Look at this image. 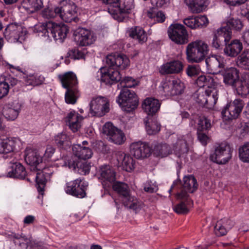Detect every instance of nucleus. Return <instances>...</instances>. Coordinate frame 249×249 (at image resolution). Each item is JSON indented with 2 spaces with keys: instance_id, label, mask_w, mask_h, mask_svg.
Returning <instances> with one entry per match:
<instances>
[{
  "instance_id": "obj_13",
  "label": "nucleus",
  "mask_w": 249,
  "mask_h": 249,
  "mask_svg": "<svg viewBox=\"0 0 249 249\" xmlns=\"http://www.w3.org/2000/svg\"><path fill=\"white\" fill-rule=\"evenodd\" d=\"M102 131L107 136L108 140L115 144H122L126 140L124 133L110 122H107L104 125Z\"/></svg>"
},
{
  "instance_id": "obj_14",
  "label": "nucleus",
  "mask_w": 249,
  "mask_h": 249,
  "mask_svg": "<svg viewBox=\"0 0 249 249\" xmlns=\"http://www.w3.org/2000/svg\"><path fill=\"white\" fill-rule=\"evenodd\" d=\"M88 183L80 178H77L67 183L65 189L67 194L78 198H83L86 196Z\"/></svg>"
},
{
  "instance_id": "obj_22",
  "label": "nucleus",
  "mask_w": 249,
  "mask_h": 249,
  "mask_svg": "<svg viewBox=\"0 0 249 249\" xmlns=\"http://www.w3.org/2000/svg\"><path fill=\"white\" fill-rule=\"evenodd\" d=\"M21 107V104L18 101H14L3 107L2 114L7 120L14 121L18 116Z\"/></svg>"
},
{
  "instance_id": "obj_25",
  "label": "nucleus",
  "mask_w": 249,
  "mask_h": 249,
  "mask_svg": "<svg viewBox=\"0 0 249 249\" xmlns=\"http://www.w3.org/2000/svg\"><path fill=\"white\" fill-rule=\"evenodd\" d=\"M183 188L185 191L177 194V197L178 199H185L187 198V193H192L196 190L197 183L196 179L192 175L185 176L183 178Z\"/></svg>"
},
{
  "instance_id": "obj_3",
  "label": "nucleus",
  "mask_w": 249,
  "mask_h": 249,
  "mask_svg": "<svg viewBox=\"0 0 249 249\" xmlns=\"http://www.w3.org/2000/svg\"><path fill=\"white\" fill-rule=\"evenodd\" d=\"M184 89V84L179 79L164 80L159 86V92L161 96L168 98L181 94Z\"/></svg>"
},
{
  "instance_id": "obj_59",
  "label": "nucleus",
  "mask_w": 249,
  "mask_h": 249,
  "mask_svg": "<svg viewBox=\"0 0 249 249\" xmlns=\"http://www.w3.org/2000/svg\"><path fill=\"white\" fill-rule=\"evenodd\" d=\"M145 192L152 193L156 192L158 190V187L155 181H147L144 185Z\"/></svg>"
},
{
  "instance_id": "obj_54",
  "label": "nucleus",
  "mask_w": 249,
  "mask_h": 249,
  "mask_svg": "<svg viewBox=\"0 0 249 249\" xmlns=\"http://www.w3.org/2000/svg\"><path fill=\"white\" fill-rule=\"evenodd\" d=\"M139 81L132 77H125L121 81V85L124 89L134 88L139 84Z\"/></svg>"
},
{
  "instance_id": "obj_43",
  "label": "nucleus",
  "mask_w": 249,
  "mask_h": 249,
  "mask_svg": "<svg viewBox=\"0 0 249 249\" xmlns=\"http://www.w3.org/2000/svg\"><path fill=\"white\" fill-rule=\"evenodd\" d=\"M225 24L228 27V29L233 30L236 31H241L244 26L242 21L237 17L229 16L225 19Z\"/></svg>"
},
{
  "instance_id": "obj_45",
  "label": "nucleus",
  "mask_w": 249,
  "mask_h": 249,
  "mask_svg": "<svg viewBox=\"0 0 249 249\" xmlns=\"http://www.w3.org/2000/svg\"><path fill=\"white\" fill-rule=\"evenodd\" d=\"M122 161V166L124 170L127 172H131L135 168V160L129 155L122 154L120 157Z\"/></svg>"
},
{
  "instance_id": "obj_61",
  "label": "nucleus",
  "mask_w": 249,
  "mask_h": 249,
  "mask_svg": "<svg viewBox=\"0 0 249 249\" xmlns=\"http://www.w3.org/2000/svg\"><path fill=\"white\" fill-rule=\"evenodd\" d=\"M103 1L105 3L108 5V12L111 15L110 9L111 8L113 11H114L115 8L119 6L120 0H103Z\"/></svg>"
},
{
  "instance_id": "obj_17",
  "label": "nucleus",
  "mask_w": 249,
  "mask_h": 249,
  "mask_svg": "<svg viewBox=\"0 0 249 249\" xmlns=\"http://www.w3.org/2000/svg\"><path fill=\"white\" fill-rule=\"evenodd\" d=\"M48 27L50 34L53 39L60 42L66 38L69 32L68 26L63 23H56L52 21L48 22Z\"/></svg>"
},
{
  "instance_id": "obj_31",
  "label": "nucleus",
  "mask_w": 249,
  "mask_h": 249,
  "mask_svg": "<svg viewBox=\"0 0 249 249\" xmlns=\"http://www.w3.org/2000/svg\"><path fill=\"white\" fill-rule=\"evenodd\" d=\"M183 70V64L178 60H173L165 63L161 66L160 72L162 74H177Z\"/></svg>"
},
{
  "instance_id": "obj_6",
  "label": "nucleus",
  "mask_w": 249,
  "mask_h": 249,
  "mask_svg": "<svg viewBox=\"0 0 249 249\" xmlns=\"http://www.w3.org/2000/svg\"><path fill=\"white\" fill-rule=\"evenodd\" d=\"M169 38L174 43L182 45L188 42V34L185 27L181 24L174 23L168 29Z\"/></svg>"
},
{
  "instance_id": "obj_57",
  "label": "nucleus",
  "mask_w": 249,
  "mask_h": 249,
  "mask_svg": "<svg viewBox=\"0 0 249 249\" xmlns=\"http://www.w3.org/2000/svg\"><path fill=\"white\" fill-rule=\"evenodd\" d=\"M200 72L201 70L198 65H189L186 69L187 74L190 77L197 75Z\"/></svg>"
},
{
  "instance_id": "obj_49",
  "label": "nucleus",
  "mask_w": 249,
  "mask_h": 249,
  "mask_svg": "<svg viewBox=\"0 0 249 249\" xmlns=\"http://www.w3.org/2000/svg\"><path fill=\"white\" fill-rule=\"evenodd\" d=\"M145 129L148 134L154 135L160 131V125L156 120L149 119L145 122Z\"/></svg>"
},
{
  "instance_id": "obj_62",
  "label": "nucleus",
  "mask_w": 249,
  "mask_h": 249,
  "mask_svg": "<svg viewBox=\"0 0 249 249\" xmlns=\"http://www.w3.org/2000/svg\"><path fill=\"white\" fill-rule=\"evenodd\" d=\"M55 149L54 147L51 145H48L44 154L43 157H42L43 161L47 160L51 158L53 155Z\"/></svg>"
},
{
  "instance_id": "obj_11",
  "label": "nucleus",
  "mask_w": 249,
  "mask_h": 249,
  "mask_svg": "<svg viewBox=\"0 0 249 249\" xmlns=\"http://www.w3.org/2000/svg\"><path fill=\"white\" fill-rule=\"evenodd\" d=\"M96 176L105 188L109 187L116 180V172L108 165L101 166L97 171Z\"/></svg>"
},
{
  "instance_id": "obj_16",
  "label": "nucleus",
  "mask_w": 249,
  "mask_h": 249,
  "mask_svg": "<svg viewBox=\"0 0 249 249\" xmlns=\"http://www.w3.org/2000/svg\"><path fill=\"white\" fill-rule=\"evenodd\" d=\"M74 40L81 46H87L93 44L96 37L91 31L84 28H79L74 32Z\"/></svg>"
},
{
  "instance_id": "obj_2",
  "label": "nucleus",
  "mask_w": 249,
  "mask_h": 249,
  "mask_svg": "<svg viewBox=\"0 0 249 249\" xmlns=\"http://www.w3.org/2000/svg\"><path fill=\"white\" fill-rule=\"evenodd\" d=\"M209 52L208 44L202 40L189 43L186 48L187 59L189 62L199 63L204 59Z\"/></svg>"
},
{
  "instance_id": "obj_9",
  "label": "nucleus",
  "mask_w": 249,
  "mask_h": 249,
  "mask_svg": "<svg viewBox=\"0 0 249 249\" xmlns=\"http://www.w3.org/2000/svg\"><path fill=\"white\" fill-rule=\"evenodd\" d=\"M89 105V113L92 116H103L109 111V101L105 97H93Z\"/></svg>"
},
{
  "instance_id": "obj_36",
  "label": "nucleus",
  "mask_w": 249,
  "mask_h": 249,
  "mask_svg": "<svg viewBox=\"0 0 249 249\" xmlns=\"http://www.w3.org/2000/svg\"><path fill=\"white\" fill-rule=\"evenodd\" d=\"M234 225L233 221L227 218L222 219L217 222L214 227V232L217 236L225 235Z\"/></svg>"
},
{
  "instance_id": "obj_38",
  "label": "nucleus",
  "mask_w": 249,
  "mask_h": 249,
  "mask_svg": "<svg viewBox=\"0 0 249 249\" xmlns=\"http://www.w3.org/2000/svg\"><path fill=\"white\" fill-rule=\"evenodd\" d=\"M18 140L16 138L2 139L0 137V154H6L14 150Z\"/></svg>"
},
{
  "instance_id": "obj_56",
  "label": "nucleus",
  "mask_w": 249,
  "mask_h": 249,
  "mask_svg": "<svg viewBox=\"0 0 249 249\" xmlns=\"http://www.w3.org/2000/svg\"><path fill=\"white\" fill-rule=\"evenodd\" d=\"M211 126L210 121L204 117H200L198 123V130L203 131L208 129Z\"/></svg>"
},
{
  "instance_id": "obj_28",
  "label": "nucleus",
  "mask_w": 249,
  "mask_h": 249,
  "mask_svg": "<svg viewBox=\"0 0 249 249\" xmlns=\"http://www.w3.org/2000/svg\"><path fill=\"white\" fill-rule=\"evenodd\" d=\"M222 75L224 83L232 87L240 78L238 70L234 67L227 68L222 72Z\"/></svg>"
},
{
  "instance_id": "obj_48",
  "label": "nucleus",
  "mask_w": 249,
  "mask_h": 249,
  "mask_svg": "<svg viewBox=\"0 0 249 249\" xmlns=\"http://www.w3.org/2000/svg\"><path fill=\"white\" fill-rule=\"evenodd\" d=\"M25 81L27 85L33 86L42 84L45 80L43 76L38 73L30 74L25 77Z\"/></svg>"
},
{
  "instance_id": "obj_53",
  "label": "nucleus",
  "mask_w": 249,
  "mask_h": 249,
  "mask_svg": "<svg viewBox=\"0 0 249 249\" xmlns=\"http://www.w3.org/2000/svg\"><path fill=\"white\" fill-rule=\"evenodd\" d=\"M187 198L186 202H181L174 208V210L178 213H187L193 204L192 201Z\"/></svg>"
},
{
  "instance_id": "obj_4",
  "label": "nucleus",
  "mask_w": 249,
  "mask_h": 249,
  "mask_svg": "<svg viewBox=\"0 0 249 249\" xmlns=\"http://www.w3.org/2000/svg\"><path fill=\"white\" fill-rule=\"evenodd\" d=\"M116 102L123 110L130 112L137 107L139 100L134 91L123 89L118 96Z\"/></svg>"
},
{
  "instance_id": "obj_63",
  "label": "nucleus",
  "mask_w": 249,
  "mask_h": 249,
  "mask_svg": "<svg viewBox=\"0 0 249 249\" xmlns=\"http://www.w3.org/2000/svg\"><path fill=\"white\" fill-rule=\"evenodd\" d=\"M248 0H224L225 2L231 6H239L246 2Z\"/></svg>"
},
{
  "instance_id": "obj_64",
  "label": "nucleus",
  "mask_w": 249,
  "mask_h": 249,
  "mask_svg": "<svg viewBox=\"0 0 249 249\" xmlns=\"http://www.w3.org/2000/svg\"><path fill=\"white\" fill-rule=\"evenodd\" d=\"M165 19V16L164 14L161 11L156 12L154 21L157 22H163Z\"/></svg>"
},
{
  "instance_id": "obj_60",
  "label": "nucleus",
  "mask_w": 249,
  "mask_h": 249,
  "mask_svg": "<svg viewBox=\"0 0 249 249\" xmlns=\"http://www.w3.org/2000/svg\"><path fill=\"white\" fill-rule=\"evenodd\" d=\"M9 89L10 87L7 81L0 82V99L8 94Z\"/></svg>"
},
{
  "instance_id": "obj_55",
  "label": "nucleus",
  "mask_w": 249,
  "mask_h": 249,
  "mask_svg": "<svg viewBox=\"0 0 249 249\" xmlns=\"http://www.w3.org/2000/svg\"><path fill=\"white\" fill-rule=\"evenodd\" d=\"M249 60V49L245 50L244 52L238 58L237 64L242 67H244L247 64V62Z\"/></svg>"
},
{
  "instance_id": "obj_44",
  "label": "nucleus",
  "mask_w": 249,
  "mask_h": 249,
  "mask_svg": "<svg viewBox=\"0 0 249 249\" xmlns=\"http://www.w3.org/2000/svg\"><path fill=\"white\" fill-rule=\"evenodd\" d=\"M38 170L36 176V187L38 192H42L49 178V174L45 172V169L42 171H40V169Z\"/></svg>"
},
{
  "instance_id": "obj_35",
  "label": "nucleus",
  "mask_w": 249,
  "mask_h": 249,
  "mask_svg": "<svg viewBox=\"0 0 249 249\" xmlns=\"http://www.w3.org/2000/svg\"><path fill=\"white\" fill-rule=\"evenodd\" d=\"M243 49L242 43L238 39L232 40L230 43L226 44L224 49V53L227 56L235 57Z\"/></svg>"
},
{
  "instance_id": "obj_52",
  "label": "nucleus",
  "mask_w": 249,
  "mask_h": 249,
  "mask_svg": "<svg viewBox=\"0 0 249 249\" xmlns=\"http://www.w3.org/2000/svg\"><path fill=\"white\" fill-rule=\"evenodd\" d=\"M34 32L38 34L39 36L50 37V30L48 27V22L39 23L35 26Z\"/></svg>"
},
{
  "instance_id": "obj_34",
  "label": "nucleus",
  "mask_w": 249,
  "mask_h": 249,
  "mask_svg": "<svg viewBox=\"0 0 249 249\" xmlns=\"http://www.w3.org/2000/svg\"><path fill=\"white\" fill-rule=\"evenodd\" d=\"M160 103L158 99L154 98H147L142 104V107L148 115L153 116L160 110Z\"/></svg>"
},
{
  "instance_id": "obj_51",
  "label": "nucleus",
  "mask_w": 249,
  "mask_h": 249,
  "mask_svg": "<svg viewBox=\"0 0 249 249\" xmlns=\"http://www.w3.org/2000/svg\"><path fill=\"white\" fill-rule=\"evenodd\" d=\"M239 157L243 162L249 163V142H245L239 147Z\"/></svg>"
},
{
  "instance_id": "obj_32",
  "label": "nucleus",
  "mask_w": 249,
  "mask_h": 249,
  "mask_svg": "<svg viewBox=\"0 0 249 249\" xmlns=\"http://www.w3.org/2000/svg\"><path fill=\"white\" fill-rule=\"evenodd\" d=\"M27 172L24 166L19 162L11 163L7 169L6 176L10 178H24Z\"/></svg>"
},
{
  "instance_id": "obj_30",
  "label": "nucleus",
  "mask_w": 249,
  "mask_h": 249,
  "mask_svg": "<svg viewBox=\"0 0 249 249\" xmlns=\"http://www.w3.org/2000/svg\"><path fill=\"white\" fill-rule=\"evenodd\" d=\"M135 8L134 0H124L123 3L115 8L114 11L110 9L112 17L116 19H118L120 16L122 14L130 13L133 11Z\"/></svg>"
},
{
  "instance_id": "obj_41",
  "label": "nucleus",
  "mask_w": 249,
  "mask_h": 249,
  "mask_svg": "<svg viewBox=\"0 0 249 249\" xmlns=\"http://www.w3.org/2000/svg\"><path fill=\"white\" fill-rule=\"evenodd\" d=\"M206 0H185V3L192 13L198 14L203 11Z\"/></svg>"
},
{
  "instance_id": "obj_37",
  "label": "nucleus",
  "mask_w": 249,
  "mask_h": 249,
  "mask_svg": "<svg viewBox=\"0 0 249 249\" xmlns=\"http://www.w3.org/2000/svg\"><path fill=\"white\" fill-rule=\"evenodd\" d=\"M196 84L200 88L206 87V89L214 88L218 89L219 84L213 77L210 75H201L196 80Z\"/></svg>"
},
{
  "instance_id": "obj_20",
  "label": "nucleus",
  "mask_w": 249,
  "mask_h": 249,
  "mask_svg": "<svg viewBox=\"0 0 249 249\" xmlns=\"http://www.w3.org/2000/svg\"><path fill=\"white\" fill-rule=\"evenodd\" d=\"M107 66H113L119 70L126 68L129 65V59L124 54H114L106 57Z\"/></svg>"
},
{
  "instance_id": "obj_39",
  "label": "nucleus",
  "mask_w": 249,
  "mask_h": 249,
  "mask_svg": "<svg viewBox=\"0 0 249 249\" xmlns=\"http://www.w3.org/2000/svg\"><path fill=\"white\" fill-rule=\"evenodd\" d=\"M72 152L76 157L85 160L90 159L93 155L92 151L90 148L86 146H82L81 144L73 145Z\"/></svg>"
},
{
  "instance_id": "obj_47",
  "label": "nucleus",
  "mask_w": 249,
  "mask_h": 249,
  "mask_svg": "<svg viewBox=\"0 0 249 249\" xmlns=\"http://www.w3.org/2000/svg\"><path fill=\"white\" fill-rule=\"evenodd\" d=\"M154 151L157 156L163 158L171 154L173 150L168 144L160 143L155 146Z\"/></svg>"
},
{
  "instance_id": "obj_27",
  "label": "nucleus",
  "mask_w": 249,
  "mask_h": 249,
  "mask_svg": "<svg viewBox=\"0 0 249 249\" xmlns=\"http://www.w3.org/2000/svg\"><path fill=\"white\" fill-rule=\"evenodd\" d=\"M43 5L42 0H23L19 10L22 13L32 14L39 10Z\"/></svg>"
},
{
  "instance_id": "obj_29",
  "label": "nucleus",
  "mask_w": 249,
  "mask_h": 249,
  "mask_svg": "<svg viewBox=\"0 0 249 249\" xmlns=\"http://www.w3.org/2000/svg\"><path fill=\"white\" fill-rule=\"evenodd\" d=\"M83 117L74 110H71L66 117L65 121L70 128L73 131H77L81 127Z\"/></svg>"
},
{
  "instance_id": "obj_12",
  "label": "nucleus",
  "mask_w": 249,
  "mask_h": 249,
  "mask_svg": "<svg viewBox=\"0 0 249 249\" xmlns=\"http://www.w3.org/2000/svg\"><path fill=\"white\" fill-rule=\"evenodd\" d=\"M232 152L230 145L226 142H223L215 148L214 153L210 156V159L218 164H225L231 158Z\"/></svg>"
},
{
  "instance_id": "obj_23",
  "label": "nucleus",
  "mask_w": 249,
  "mask_h": 249,
  "mask_svg": "<svg viewBox=\"0 0 249 249\" xmlns=\"http://www.w3.org/2000/svg\"><path fill=\"white\" fill-rule=\"evenodd\" d=\"M225 64V60L220 55H212L206 60V64L210 73H216L220 72Z\"/></svg>"
},
{
  "instance_id": "obj_19",
  "label": "nucleus",
  "mask_w": 249,
  "mask_h": 249,
  "mask_svg": "<svg viewBox=\"0 0 249 249\" xmlns=\"http://www.w3.org/2000/svg\"><path fill=\"white\" fill-rule=\"evenodd\" d=\"M183 23L192 30H198L206 27L209 20L205 15L190 16L183 19Z\"/></svg>"
},
{
  "instance_id": "obj_15",
  "label": "nucleus",
  "mask_w": 249,
  "mask_h": 249,
  "mask_svg": "<svg viewBox=\"0 0 249 249\" xmlns=\"http://www.w3.org/2000/svg\"><path fill=\"white\" fill-rule=\"evenodd\" d=\"M100 80L106 84H113L120 81L121 75L119 70L113 66H107L101 68L98 71Z\"/></svg>"
},
{
  "instance_id": "obj_24",
  "label": "nucleus",
  "mask_w": 249,
  "mask_h": 249,
  "mask_svg": "<svg viewBox=\"0 0 249 249\" xmlns=\"http://www.w3.org/2000/svg\"><path fill=\"white\" fill-rule=\"evenodd\" d=\"M150 148L145 142H137L132 143L130 145L131 153L137 159L147 157L150 153Z\"/></svg>"
},
{
  "instance_id": "obj_33",
  "label": "nucleus",
  "mask_w": 249,
  "mask_h": 249,
  "mask_svg": "<svg viewBox=\"0 0 249 249\" xmlns=\"http://www.w3.org/2000/svg\"><path fill=\"white\" fill-rule=\"evenodd\" d=\"M25 160L27 164L34 167L36 170L40 169L39 164L43 161V159L38 151L32 149L25 151Z\"/></svg>"
},
{
  "instance_id": "obj_5",
  "label": "nucleus",
  "mask_w": 249,
  "mask_h": 249,
  "mask_svg": "<svg viewBox=\"0 0 249 249\" xmlns=\"http://www.w3.org/2000/svg\"><path fill=\"white\" fill-rule=\"evenodd\" d=\"M56 12L58 17L66 22L77 21V6L72 1L66 0L61 1L59 6L56 7Z\"/></svg>"
},
{
  "instance_id": "obj_50",
  "label": "nucleus",
  "mask_w": 249,
  "mask_h": 249,
  "mask_svg": "<svg viewBox=\"0 0 249 249\" xmlns=\"http://www.w3.org/2000/svg\"><path fill=\"white\" fill-rule=\"evenodd\" d=\"M55 141L58 146L64 148L70 147L71 144L70 138L65 134H60L55 138Z\"/></svg>"
},
{
  "instance_id": "obj_10",
  "label": "nucleus",
  "mask_w": 249,
  "mask_h": 249,
  "mask_svg": "<svg viewBox=\"0 0 249 249\" xmlns=\"http://www.w3.org/2000/svg\"><path fill=\"white\" fill-rule=\"evenodd\" d=\"M26 31L16 24H9L4 32L5 39L9 42H20L25 40Z\"/></svg>"
},
{
  "instance_id": "obj_58",
  "label": "nucleus",
  "mask_w": 249,
  "mask_h": 249,
  "mask_svg": "<svg viewBox=\"0 0 249 249\" xmlns=\"http://www.w3.org/2000/svg\"><path fill=\"white\" fill-rule=\"evenodd\" d=\"M42 16L45 18H52L58 17L56 12V7L53 10L49 8H45L42 12Z\"/></svg>"
},
{
  "instance_id": "obj_42",
  "label": "nucleus",
  "mask_w": 249,
  "mask_h": 249,
  "mask_svg": "<svg viewBox=\"0 0 249 249\" xmlns=\"http://www.w3.org/2000/svg\"><path fill=\"white\" fill-rule=\"evenodd\" d=\"M128 34L130 37L141 44L145 42L147 39L146 32L140 27L131 28L128 31Z\"/></svg>"
},
{
  "instance_id": "obj_8",
  "label": "nucleus",
  "mask_w": 249,
  "mask_h": 249,
  "mask_svg": "<svg viewBox=\"0 0 249 249\" xmlns=\"http://www.w3.org/2000/svg\"><path fill=\"white\" fill-rule=\"evenodd\" d=\"M244 105L243 100L240 99H235L227 104L221 111L223 119L229 121L237 118L242 112Z\"/></svg>"
},
{
  "instance_id": "obj_46",
  "label": "nucleus",
  "mask_w": 249,
  "mask_h": 249,
  "mask_svg": "<svg viewBox=\"0 0 249 249\" xmlns=\"http://www.w3.org/2000/svg\"><path fill=\"white\" fill-rule=\"evenodd\" d=\"M112 185L113 189L122 196L123 202L125 197H128L131 196L126 184L121 182H114Z\"/></svg>"
},
{
  "instance_id": "obj_26",
  "label": "nucleus",
  "mask_w": 249,
  "mask_h": 249,
  "mask_svg": "<svg viewBox=\"0 0 249 249\" xmlns=\"http://www.w3.org/2000/svg\"><path fill=\"white\" fill-rule=\"evenodd\" d=\"M234 91L241 96L249 94V73H244L232 87Z\"/></svg>"
},
{
  "instance_id": "obj_1",
  "label": "nucleus",
  "mask_w": 249,
  "mask_h": 249,
  "mask_svg": "<svg viewBox=\"0 0 249 249\" xmlns=\"http://www.w3.org/2000/svg\"><path fill=\"white\" fill-rule=\"evenodd\" d=\"M59 78L62 86L67 89L65 96L66 102L74 104L78 96V82L76 75L72 72H68L59 75Z\"/></svg>"
},
{
  "instance_id": "obj_21",
  "label": "nucleus",
  "mask_w": 249,
  "mask_h": 249,
  "mask_svg": "<svg viewBox=\"0 0 249 249\" xmlns=\"http://www.w3.org/2000/svg\"><path fill=\"white\" fill-rule=\"evenodd\" d=\"M193 142V138L190 135L178 138L173 145V150L178 157L187 153L188 151V145Z\"/></svg>"
},
{
  "instance_id": "obj_18",
  "label": "nucleus",
  "mask_w": 249,
  "mask_h": 249,
  "mask_svg": "<svg viewBox=\"0 0 249 249\" xmlns=\"http://www.w3.org/2000/svg\"><path fill=\"white\" fill-rule=\"evenodd\" d=\"M231 31L228 29L226 27H222L218 28L215 32L213 36L212 45L216 49H219L222 46L223 41L225 44L229 42L231 38Z\"/></svg>"
},
{
  "instance_id": "obj_7",
  "label": "nucleus",
  "mask_w": 249,
  "mask_h": 249,
  "mask_svg": "<svg viewBox=\"0 0 249 249\" xmlns=\"http://www.w3.org/2000/svg\"><path fill=\"white\" fill-rule=\"evenodd\" d=\"M218 90L213 88L200 89L197 93L196 102L208 108H212L218 99Z\"/></svg>"
},
{
  "instance_id": "obj_40",
  "label": "nucleus",
  "mask_w": 249,
  "mask_h": 249,
  "mask_svg": "<svg viewBox=\"0 0 249 249\" xmlns=\"http://www.w3.org/2000/svg\"><path fill=\"white\" fill-rule=\"evenodd\" d=\"M123 203L125 207L133 210L136 213L144 210V204L131 195L128 197H125Z\"/></svg>"
}]
</instances>
